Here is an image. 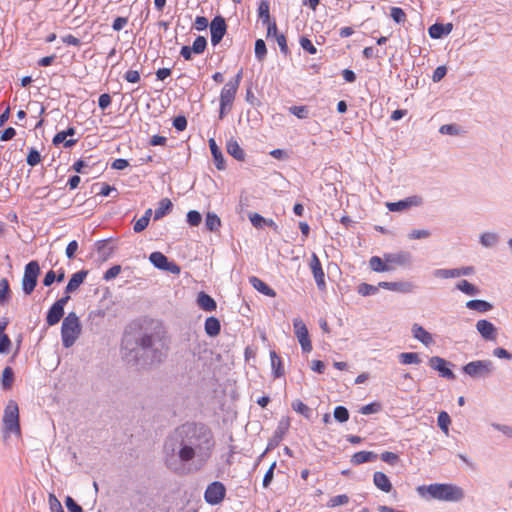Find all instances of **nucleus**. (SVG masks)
I'll use <instances>...</instances> for the list:
<instances>
[{
	"mask_svg": "<svg viewBox=\"0 0 512 512\" xmlns=\"http://www.w3.org/2000/svg\"><path fill=\"white\" fill-rule=\"evenodd\" d=\"M216 446L210 427L200 422L178 426L166 439L163 452L166 467L177 475L202 470Z\"/></svg>",
	"mask_w": 512,
	"mask_h": 512,
	"instance_id": "obj_1",
	"label": "nucleus"
},
{
	"mask_svg": "<svg viewBox=\"0 0 512 512\" xmlns=\"http://www.w3.org/2000/svg\"><path fill=\"white\" fill-rule=\"evenodd\" d=\"M121 350L124 359L133 365L161 362L165 357V343L157 331H140L137 335L124 334Z\"/></svg>",
	"mask_w": 512,
	"mask_h": 512,
	"instance_id": "obj_2",
	"label": "nucleus"
},
{
	"mask_svg": "<svg viewBox=\"0 0 512 512\" xmlns=\"http://www.w3.org/2000/svg\"><path fill=\"white\" fill-rule=\"evenodd\" d=\"M417 492L420 496L446 501V502H459L464 499V490L452 483H433L430 485H422L417 487Z\"/></svg>",
	"mask_w": 512,
	"mask_h": 512,
	"instance_id": "obj_3",
	"label": "nucleus"
},
{
	"mask_svg": "<svg viewBox=\"0 0 512 512\" xmlns=\"http://www.w3.org/2000/svg\"><path fill=\"white\" fill-rule=\"evenodd\" d=\"M411 263V254L406 251L385 253L383 257L372 256L369 260L371 270L375 272H390L395 266H405Z\"/></svg>",
	"mask_w": 512,
	"mask_h": 512,
	"instance_id": "obj_4",
	"label": "nucleus"
},
{
	"mask_svg": "<svg viewBox=\"0 0 512 512\" xmlns=\"http://www.w3.org/2000/svg\"><path fill=\"white\" fill-rule=\"evenodd\" d=\"M81 333V325L79 317L75 312H70L64 318L61 326V340L65 348H70L74 345Z\"/></svg>",
	"mask_w": 512,
	"mask_h": 512,
	"instance_id": "obj_5",
	"label": "nucleus"
},
{
	"mask_svg": "<svg viewBox=\"0 0 512 512\" xmlns=\"http://www.w3.org/2000/svg\"><path fill=\"white\" fill-rule=\"evenodd\" d=\"M494 371V363L488 359L471 361L462 367V372L473 379L488 378Z\"/></svg>",
	"mask_w": 512,
	"mask_h": 512,
	"instance_id": "obj_6",
	"label": "nucleus"
},
{
	"mask_svg": "<svg viewBox=\"0 0 512 512\" xmlns=\"http://www.w3.org/2000/svg\"><path fill=\"white\" fill-rule=\"evenodd\" d=\"M3 428L5 433L21 435V428L19 423V408L14 400H9L3 415Z\"/></svg>",
	"mask_w": 512,
	"mask_h": 512,
	"instance_id": "obj_7",
	"label": "nucleus"
},
{
	"mask_svg": "<svg viewBox=\"0 0 512 512\" xmlns=\"http://www.w3.org/2000/svg\"><path fill=\"white\" fill-rule=\"evenodd\" d=\"M237 87L228 84L227 82L221 89L219 96V119L222 120L230 113L233 108V104L238 92Z\"/></svg>",
	"mask_w": 512,
	"mask_h": 512,
	"instance_id": "obj_8",
	"label": "nucleus"
},
{
	"mask_svg": "<svg viewBox=\"0 0 512 512\" xmlns=\"http://www.w3.org/2000/svg\"><path fill=\"white\" fill-rule=\"evenodd\" d=\"M39 274L40 266L36 260H32L25 265L22 278V290L25 295H30L34 291Z\"/></svg>",
	"mask_w": 512,
	"mask_h": 512,
	"instance_id": "obj_9",
	"label": "nucleus"
},
{
	"mask_svg": "<svg viewBox=\"0 0 512 512\" xmlns=\"http://www.w3.org/2000/svg\"><path fill=\"white\" fill-rule=\"evenodd\" d=\"M225 495V485L220 481H214L207 486L204 492V500L210 505H217L224 500Z\"/></svg>",
	"mask_w": 512,
	"mask_h": 512,
	"instance_id": "obj_10",
	"label": "nucleus"
},
{
	"mask_svg": "<svg viewBox=\"0 0 512 512\" xmlns=\"http://www.w3.org/2000/svg\"><path fill=\"white\" fill-rule=\"evenodd\" d=\"M293 328L295 336L297 337L301 345L302 351L304 353H309L312 350V343L309 338V333L306 324L303 322L301 318H294Z\"/></svg>",
	"mask_w": 512,
	"mask_h": 512,
	"instance_id": "obj_11",
	"label": "nucleus"
},
{
	"mask_svg": "<svg viewBox=\"0 0 512 512\" xmlns=\"http://www.w3.org/2000/svg\"><path fill=\"white\" fill-rule=\"evenodd\" d=\"M70 300V295H64L58 299L48 310L46 322L49 326L56 325L64 315V307Z\"/></svg>",
	"mask_w": 512,
	"mask_h": 512,
	"instance_id": "obj_12",
	"label": "nucleus"
},
{
	"mask_svg": "<svg viewBox=\"0 0 512 512\" xmlns=\"http://www.w3.org/2000/svg\"><path fill=\"white\" fill-rule=\"evenodd\" d=\"M431 369L437 371L439 376L447 380H454L456 375L450 369L453 364L440 356H432L428 361Z\"/></svg>",
	"mask_w": 512,
	"mask_h": 512,
	"instance_id": "obj_13",
	"label": "nucleus"
},
{
	"mask_svg": "<svg viewBox=\"0 0 512 512\" xmlns=\"http://www.w3.org/2000/svg\"><path fill=\"white\" fill-rule=\"evenodd\" d=\"M211 44L217 46L227 32V24L222 16H215L210 22Z\"/></svg>",
	"mask_w": 512,
	"mask_h": 512,
	"instance_id": "obj_14",
	"label": "nucleus"
},
{
	"mask_svg": "<svg viewBox=\"0 0 512 512\" xmlns=\"http://www.w3.org/2000/svg\"><path fill=\"white\" fill-rule=\"evenodd\" d=\"M310 268L315 279L317 288L320 291H324L326 289L325 273L323 271L321 262L315 253H312L311 255Z\"/></svg>",
	"mask_w": 512,
	"mask_h": 512,
	"instance_id": "obj_15",
	"label": "nucleus"
},
{
	"mask_svg": "<svg viewBox=\"0 0 512 512\" xmlns=\"http://www.w3.org/2000/svg\"><path fill=\"white\" fill-rule=\"evenodd\" d=\"M378 287L387 289L393 292L408 294L414 292L416 286L410 281H399V282H386L382 281L378 283Z\"/></svg>",
	"mask_w": 512,
	"mask_h": 512,
	"instance_id": "obj_16",
	"label": "nucleus"
},
{
	"mask_svg": "<svg viewBox=\"0 0 512 512\" xmlns=\"http://www.w3.org/2000/svg\"><path fill=\"white\" fill-rule=\"evenodd\" d=\"M422 203V199L419 196H410L397 202L387 203V208L391 212L403 211L412 206H419Z\"/></svg>",
	"mask_w": 512,
	"mask_h": 512,
	"instance_id": "obj_17",
	"label": "nucleus"
},
{
	"mask_svg": "<svg viewBox=\"0 0 512 512\" xmlns=\"http://www.w3.org/2000/svg\"><path fill=\"white\" fill-rule=\"evenodd\" d=\"M476 329L485 340H495L497 336L495 325L486 319L478 320Z\"/></svg>",
	"mask_w": 512,
	"mask_h": 512,
	"instance_id": "obj_18",
	"label": "nucleus"
},
{
	"mask_svg": "<svg viewBox=\"0 0 512 512\" xmlns=\"http://www.w3.org/2000/svg\"><path fill=\"white\" fill-rule=\"evenodd\" d=\"M289 421L288 420H281L278 423V426L272 436V438L269 440L266 450L274 449L276 446L279 445V443L283 440L284 435L289 429Z\"/></svg>",
	"mask_w": 512,
	"mask_h": 512,
	"instance_id": "obj_19",
	"label": "nucleus"
},
{
	"mask_svg": "<svg viewBox=\"0 0 512 512\" xmlns=\"http://www.w3.org/2000/svg\"><path fill=\"white\" fill-rule=\"evenodd\" d=\"M411 333L416 340L427 347L434 343L432 334L417 323L412 325Z\"/></svg>",
	"mask_w": 512,
	"mask_h": 512,
	"instance_id": "obj_20",
	"label": "nucleus"
},
{
	"mask_svg": "<svg viewBox=\"0 0 512 512\" xmlns=\"http://www.w3.org/2000/svg\"><path fill=\"white\" fill-rule=\"evenodd\" d=\"M88 275L87 270H80L74 273L69 279L66 287H65V295H69L70 293L75 292L80 285L84 282Z\"/></svg>",
	"mask_w": 512,
	"mask_h": 512,
	"instance_id": "obj_21",
	"label": "nucleus"
},
{
	"mask_svg": "<svg viewBox=\"0 0 512 512\" xmlns=\"http://www.w3.org/2000/svg\"><path fill=\"white\" fill-rule=\"evenodd\" d=\"M452 29H453L452 23H446V24L435 23L429 27L428 33L432 39H441L442 37L450 34Z\"/></svg>",
	"mask_w": 512,
	"mask_h": 512,
	"instance_id": "obj_22",
	"label": "nucleus"
},
{
	"mask_svg": "<svg viewBox=\"0 0 512 512\" xmlns=\"http://www.w3.org/2000/svg\"><path fill=\"white\" fill-rule=\"evenodd\" d=\"M209 148L213 156L216 168L218 170H224L226 168L224 156L213 138L209 139Z\"/></svg>",
	"mask_w": 512,
	"mask_h": 512,
	"instance_id": "obj_23",
	"label": "nucleus"
},
{
	"mask_svg": "<svg viewBox=\"0 0 512 512\" xmlns=\"http://www.w3.org/2000/svg\"><path fill=\"white\" fill-rule=\"evenodd\" d=\"M227 153L238 161L245 160V152L239 145L238 141L234 138H230L226 143Z\"/></svg>",
	"mask_w": 512,
	"mask_h": 512,
	"instance_id": "obj_24",
	"label": "nucleus"
},
{
	"mask_svg": "<svg viewBox=\"0 0 512 512\" xmlns=\"http://www.w3.org/2000/svg\"><path fill=\"white\" fill-rule=\"evenodd\" d=\"M374 485L381 491L389 493L392 490V483L387 475L383 472L377 471L373 475Z\"/></svg>",
	"mask_w": 512,
	"mask_h": 512,
	"instance_id": "obj_25",
	"label": "nucleus"
},
{
	"mask_svg": "<svg viewBox=\"0 0 512 512\" xmlns=\"http://www.w3.org/2000/svg\"><path fill=\"white\" fill-rule=\"evenodd\" d=\"M249 282L254 289H256L258 292L262 293L263 295L268 296V297L276 296L275 290L272 289L269 285H267L260 278H258L256 276H252V277H250Z\"/></svg>",
	"mask_w": 512,
	"mask_h": 512,
	"instance_id": "obj_26",
	"label": "nucleus"
},
{
	"mask_svg": "<svg viewBox=\"0 0 512 512\" xmlns=\"http://www.w3.org/2000/svg\"><path fill=\"white\" fill-rule=\"evenodd\" d=\"M197 304L199 307L206 311V312H212L215 311L217 308L216 301L207 293L200 292L197 297Z\"/></svg>",
	"mask_w": 512,
	"mask_h": 512,
	"instance_id": "obj_27",
	"label": "nucleus"
},
{
	"mask_svg": "<svg viewBox=\"0 0 512 512\" xmlns=\"http://www.w3.org/2000/svg\"><path fill=\"white\" fill-rule=\"evenodd\" d=\"M378 455L373 451H359L353 454L350 462L353 465H360L377 460Z\"/></svg>",
	"mask_w": 512,
	"mask_h": 512,
	"instance_id": "obj_28",
	"label": "nucleus"
},
{
	"mask_svg": "<svg viewBox=\"0 0 512 512\" xmlns=\"http://www.w3.org/2000/svg\"><path fill=\"white\" fill-rule=\"evenodd\" d=\"M172 208H173V204H172L171 200L169 198H162L158 202V206H157L156 210L154 211V220L157 221V220L162 219L164 216H166L167 214H169L171 212Z\"/></svg>",
	"mask_w": 512,
	"mask_h": 512,
	"instance_id": "obj_29",
	"label": "nucleus"
},
{
	"mask_svg": "<svg viewBox=\"0 0 512 512\" xmlns=\"http://www.w3.org/2000/svg\"><path fill=\"white\" fill-rule=\"evenodd\" d=\"M205 333L210 337L219 335L221 331V324L218 318L210 316L205 320L204 324Z\"/></svg>",
	"mask_w": 512,
	"mask_h": 512,
	"instance_id": "obj_30",
	"label": "nucleus"
},
{
	"mask_svg": "<svg viewBox=\"0 0 512 512\" xmlns=\"http://www.w3.org/2000/svg\"><path fill=\"white\" fill-rule=\"evenodd\" d=\"M249 219L255 228H263L268 226L277 230L278 226L272 219H266L258 213H252L249 215Z\"/></svg>",
	"mask_w": 512,
	"mask_h": 512,
	"instance_id": "obj_31",
	"label": "nucleus"
},
{
	"mask_svg": "<svg viewBox=\"0 0 512 512\" xmlns=\"http://www.w3.org/2000/svg\"><path fill=\"white\" fill-rule=\"evenodd\" d=\"M500 241V236L496 232H483L479 236L480 244L485 248H493Z\"/></svg>",
	"mask_w": 512,
	"mask_h": 512,
	"instance_id": "obj_32",
	"label": "nucleus"
},
{
	"mask_svg": "<svg viewBox=\"0 0 512 512\" xmlns=\"http://www.w3.org/2000/svg\"><path fill=\"white\" fill-rule=\"evenodd\" d=\"M466 307L479 313H486L493 308V305L486 300L473 299L466 303Z\"/></svg>",
	"mask_w": 512,
	"mask_h": 512,
	"instance_id": "obj_33",
	"label": "nucleus"
},
{
	"mask_svg": "<svg viewBox=\"0 0 512 512\" xmlns=\"http://www.w3.org/2000/svg\"><path fill=\"white\" fill-rule=\"evenodd\" d=\"M270 360L274 378H280L283 376L284 368L282 365V360L274 350L270 351Z\"/></svg>",
	"mask_w": 512,
	"mask_h": 512,
	"instance_id": "obj_34",
	"label": "nucleus"
},
{
	"mask_svg": "<svg viewBox=\"0 0 512 512\" xmlns=\"http://www.w3.org/2000/svg\"><path fill=\"white\" fill-rule=\"evenodd\" d=\"M456 289H458L459 291H461L462 293H464L468 296H476L480 293L479 288L467 280L459 281L456 284Z\"/></svg>",
	"mask_w": 512,
	"mask_h": 512,
	"instance_id": "obj_35",
	"label": "nucleus"
},
{
	"mask_svg": "<svg viewBox=\"0 0 512 512\" xmlns=\"http://www.w3.org/2000/svg\"><path fill=\"white\" fill-rule=\"evenodd\" d=\"M14 381V371L10 366H7L3 369L1 385L3 390H10L12 388Z\"/></svg>",
	"mask_w": 512,
	"mask_h": 512,
	"instance_id": "obj_36",
	"label": "nucleus"
},
{
	"mask_svg": "<svg viewBox=\"0 0 512 512\" xmlns=\"http://www.w3.org/2000/svg\"><path fill=\"white\" fill-rule=\"evenodd\" d=\"M150 262L154 267L164 270L165 266L168 265V258L161 252H152L149 256Z\"/></svg>",
	"mask_w": 512,
	"mask_h": 512,
	"instance_id": "obj_37",
	"label": "nucleus"
},
{
	"mask_svg": "<svg viewBox=\"0 0 512 512\" xmlns=\"http://www.w3.org/2000/svg\"><path fill=\"white\" fill-rule=\"evenodd\" d=\"M221 226L220 218L213 212H208L205 218V227L207 230L214 232Z\"/></svg>",
	"mask_w": 512,
	"mask_h": 512,
	"instance_id": "obj_38",
	"label": "nucleus"
},
{
	"mask_svg": "<svg viewBox=\"0 0 512 512\" xmlns=\"http://www.w3.org/2000/svg\"><path fill=\"white\" fill-rule=\"evenodd\" d=\"M399 361L404 365L419 364L421 359L416 352H403L399 354Z\"/></svg>",
	"mask_w": 512,
	"mask_h": 512,
	"instance_id": "obj_39",
	"label": "nucleus"
},
{
	"mask_svg": "<svg viewBox=\"0 0 512 512\" xmlns=\"http://www.w3.org/2000/svg\"><path fill=\"white\" fill-rule=\"evenodd\" d=\"M52 143L55 146H58L59 144L63 143L65 148H71L77 143V140L76 139H67L65 137V134L62 131H60L55 134V136L52 139Z\"/></svg>",
	"mask_w": 512,
	"mask_h": 512,
	"instance_id": "obj_40",
	"label": "nucleus"
},
{
	"mask_svg": "<svg viewBox=\"0 0 512 512\" xmlns=\"http://www.w3.org/2000/svg\"><path fill=\"white\" fill-rule=\"evenodd\" d=\"M437 423L440 429L448 435L449 425L451 424V418L446 411H441L437 417Z\"/></svg>",
	"mask_w": 512,
	"mask_h": 512,
	"instance_id": "obj_41",
	"label": "nucleus"
},
{
	"mask_svg": "<svg viewBox=\"0 0 512 512\" xmlns=\"http://www.w3.org/2000/svg\"><path fill=\"white\" fill-rule=\"evenodd\" d=\"M10 285L6 278L0 280V304L6 303L10 298Z\"/></svg>",
	"mask_w": 512,
	"mask_h": 512,
	"instance_id": "obj_42",
	"label": "nucleus"
},
{
	"mask_svg": "<svg viewBox=\"0 0 512 512\" xmlns=\"http://www.w3.org/2000/svg\"><path fill=\"white\" fill-rule=\"evenodd\" d=\"M255 57L258 61H263L267 55L266 44L263 39H257L255 41Z\"/></svg>",
	"mask_w": 512,
	"mask_h": 512,
	"instance_id": "obj_43",
	"label": "nucleus"
},
{
	"mask_svg": "<svg viewBox=\"0 0 512 512\" xmlns=\"http://www.w3.org/2000/svg\"><path fill=\"white\" fill-rule=\"evenodd\" d=\"M379 288L380 287H378V285L374 286V285H371L368 283H361L358 286L357 291L360 295L367 297V296L375 295L378 292Z\"/></svg>",
	"mask_w": 512,
	"mask_h": 512,
	"instance_id": "obj_44",
	"label": "nucleus"
},
{
	"mask_svg": "<svg viewBox=\"0 0 512 512\" xmlns=\"http://www.w3.org/2000/svg\"><path fill=\"white\" fill-rule=\"evenodd\" d=\"M258 16L261 19L262 24L269 23L270 21V13H269V3L267 1H262L258 7Z\"/></svg>",
	"mask_w": 512,
	"mask_h": 512,
	"instance_id": "obj_45",
	"label": "nucleus"
},
{
	"mask_svg": "<svg viewBox=\"0 0 512 512\" xmlns=\"http://www.w3.org/2000/svg\"><path fill=\"white\" fill-rule=\"evenodd\" d=\"M333 415L335 420L340 423H344L349 419L348 409L341 405L335 407Z\"/></svg>",
	"mask_w": 512,
	"mask_h": 512,
	"instance_id": "obj_46",
	"label": "nucleus"
},
{
	"mask_svg": "<svg viewBox=\"0 0 512 512\" xmlns=\"http://www.w3.org/2000/svg\"><path fill=\"white\" fill-rule=\"evenodd\" d=\"M191 47L195 54H202L207 47V39L204 36H197Z\"/></svg>",
	"mask_w": 512,
	"mask_h": 512,
	"instance_id": "obj_47",
	"label": "nucleus"
},
{
	"mask_svg": "<svg viewBox=\"0 0 512 512\" xmlns=\"http://www.w3.org/2000/svg\"><path fill=\"white\" fill-rule=\"evenodd\" d=\"M292 408L294 411H296L297 413H300L304 417H306V418L310 417L311 409L305 403H303L301 400H295L292 403Z\"/></svg>",
	"mask_w": 512,
	"mask_h": 512,
	"instance_id": "obj_48",
	"label": "nucleus"
},
{
	"mask_svg": "<svg viewBox=\"0 0 512 512\" xmlns=\"http://www.w3.org/2000/svg\"><path fill=\"white\" fill-rule=\"evenodd\" d=\"M349 502V497L346 494L333 496L327 502L329 508H334L340 505H345Z\"/></svg>",
	"mask_w": 512,
	"mask_h": 512,
	"instance_id": "obj_49",
	"label": "nucleus"
},
{
	"mask_svg": "<svg viewBox=\"0 0 512 512\" xmlns=\"http://www.w3.org/2000/svg\"><path fill=\"white\" fill-rule=\"evenodd\" d=\"M390 16L397 24H401L406 21V13L400 7H392L390 9Z\"/></svg>",
	"mask_w": 512,
	"mask_h": 512,
	"instance_id": "obj_50",
	"label": "nucleus"
},
{
	"mask_svg": "<svg viewBox=\"0 0 512 512\" xmlns=\"http://www.w3.org/2000/svg\"><path fill=\"white\" fill-rule=\"evenodd\" d=\"M433 276L435 278H440V279H450V278H456L455 277V271H454V268L452 269H447V268H439V269H435L433 272H432Z\"/></svg>",
	"mask_w": 512,
	"mask_h": 512,
	"instance_id": "obj_51",
	"label": "nucleus"
},
{
	"mask_svg": "<svg viewBox=\"0 0 512 512\" xmlns=\"http://www.w3.org/2000/svg\"><path fill=\"white\" fill-rule=\"evenodd\" d=\"M380 459L391 466L396 465L400 461L399 455L390 451L381 453Z\"/></svg>",
	"mask_w": 512,
	"mask_h": 512,
	"instance_id": "obj_52",
	"label": "nucleus"
},
{
	"mask_svg": "<svg viewBox=\"0 0 512 512\" xmlns=\"http://www.w3.org/2000/svg\"><path fill=\"white\" fill-rule=\"evenodd\" d=\"M381 409H382V406L379 402H372V403L362 406L360 408L359 412L363 415H369V414L378 413L379 411H381Z\"/></svg>",
	"mask_w": 512,
	"mask_h": 512,
	"instance_id": "obj_53",
	"label": "nucleus"
},
{
	"mask_svg": "<svg viewBox=\"0 0 512 512\" xmlns=\"http://www.w3.org/2000/svg\"><path fill=\"white\" fill-rule=\"evenodd\" d=\"M187 223L192 226H198L202 221V215L196 210H190L186 215Z\"/></svg>",
	"mask_w": 512,
	"mask_h": 512,
	"instance_id": "obj_54",
	"label": "nucleus"
},
{
	"mask_svg": "<svg viewBox=\"0 0 512 512\" xmlns=\"http://www.w3.org/2000/svg\"><path fill=\"white\" fill-rule=\"evenodd\" d=\"M300 46L302 49L306 52H308L311 55H314L317 53L316 47L313 45L311 40L307 38L306 36H301L299 39Z\"/></svg>",
	"mask_w": 512,
	"mask_h": 512,
	"instance_id": "obj_55",
	"label": "nucleus"
},
{
	"mask_svg": "<svg viewBox=\"0 0 512 512\" xmlns=\"http://www.w3.org/2000/svg\"><path fill=\"white\" fill-rule=\"evenodd\" d=\"M40 161H41V155H40L39 151L36 150L35 148H31L29 150V153L26 158L27 164L34 167L37 164H39Z\"/></svg>",
	"mask_w": 512,
	"mask_h": 512,
	"instance_id": "obj_56",
	"label": "nucleus"
},
{
	"mask_svg": "<svg viewBox=\"0 0 512 512\" xmlns=\"http://www.w3.org/2000/svg\"><path fill=\"white\" fill-rule=\"evenodd\" d=\"M289 112L299 119H305L308 117V109L306 106H291Z\"/></svg>",
	"mask_w": 512,
	"mask_h": 512,
	"instance_id": "obj_57",
	"label": "nucleus"
},
{
	"mask_svg": "<svg viewBox=\"0 0 512 512\" xmlns=\"http://www.w3.org/2000/svg\"><path fill=\"white\" fill-rule=\"evenodd\" d=\"M275 40L280 48V52L284 55V56H287L289 55L290 53V50L288 48V45H287V40H286V37L284 34L280 33L279 35H277L275 37Z\"/></svg>",
	"mask_w": 512,
	"mask_h": 512,
	"instance_id": "obj_58",
	"label": "nucleus"
},
{
	"mask_svg": "<svg viewBox=\"0 0 512 512\" xmlns=\"http://www.w3.org/2000/svg\"><path fill=\"white\" fill-rule=\"evenodd\" d=\"M491 426L507 438L512 439V426L500 423H492Z\"/></svg>",
	"mask_w": 512,
	"mask_h": 512,
	"instance_id": "obj_59",
	"label": "nucleus"
},
{
	"mask_svg": "<svg viewBox=\"0 0 512 512\" xmlns=\"http://www.w3.org/2000/svg\"><path fill=\"white\" fill-rule=\"evenodd\" d=\"M120 272H121V266L120 265H114V266L110 267L104 273L103 279L105 281H110V280L114 279L116 276H118Z\"/></svg>",
	"mask_w": 512,
	"mask_h": 512,
	"instance_id": "obj_60",
	"label": "nucleus"
},
{
	"mask_svg": "<svg viewBox=\"0 0 512 512\" xmlns=\"http://www.w3.org/2000/svg\"><path fill=\"white\" fill-rule=\"evenodd\" d=\"M65 505L69 512H83L82 507L71 496L65 498Z\"/></svg>",
	"mask_w": 512,
	"mask_h": 512,
	"instance_id": "obj_61",
	"label": "nucleus"
},
{
	"mask_svg": "<svg viewBox=\"0 0 512 512\" xmlns=\"http://www.w3.org/2000/svg\"><path fill=\"white\" fill-rule=\"evenodd\" d=\"M209 22H208V19L204 16H197L195 18V21H194V24H193V27L197 30V31H203L205 30L208 26H209Z\"/></svg>",
	"mask_w": 512,
	"mask_h": 512,
	"instance_id": "obj_62",
	"label": "nucleus"
},
{
	"mask_svg": "<svg viewBox=\"0 0 512 512\" xmlns=\"http://www.w3.org/2000/svg\"><path fill=\"white\" fill-rule=\"evenodd\" d=\"M493 355L499 359L512 360V353L502 347H497L493 350Z\"/></svg>",
	"mask_w": 512,
	"mask_h": 512,
	"instance_id": "obj_63",
	"label": "nucleus"
},
{
	"mask_svg": "<svg viewBox=\"0 0 512 512\" xmlns=\"http://www.w3.org/2000/svg\"><path fill=\"white\" fill-rule=\"evenodd\" d=\"M49 504L51 512H64L61 503L54 494L49 495Z\"/></svg>",
	"mask_w": 512,
	"mask_h": 512,
	"instance_id": "obj_64",
	"label": "nucleus"
}]
</instances>
